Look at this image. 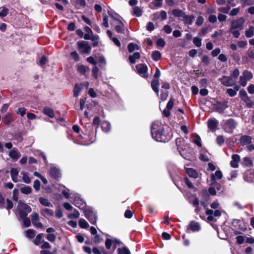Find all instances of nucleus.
Instances as JSON below:
<instances>
[{"label":"nucleus","instance_id":"obj_51","mask_svg":"<svg viewBox=\"0 0 254 254\" xmlns=\"http://www.w3.org/2000/svg\"><path fill=\"white\" fill-rule=\"evenodd\" d=\"M95 236L92 238V241L94 243H99L103 241L102 237L98 235H94Z\"/></svg>","mask_w":254,"mask_h":254},{"label":"nucleus","instance_id":"obj_35","mask_svg":"<svg viewBox=\"0 0 254 254\" xmlns=\"http://www.w3.org/2000/svg\"><path fill=\"white\" fill-rule=\"evenodd\" d=\"M127 48L129 52L131 53L135 50H139V46L136 44L130 43L128 45Z\"/></svg>","mask_w":254,"mask_h":254},{"label":"nucleus","instance_id":"obj_52","mask_svg":"<svg viewBox=\"0 0 254 254\" xmlns=\"http://www.w3.org/2000/svg\"><path fill=\"white\" fill-rule=\"evenodd\" d=\"M118 254H130L129 250L127 248L123 249L119 248L118 249Z\"/></svg>","mask_w":254,"mask_h":254},{"label":"nucleus","instance_id":"obj_24","mask_svg":"<svg viewBox=\"0 0 254 254\" xmlns=\"http://www.w3.org/2000/svg\"><path fill=\"white\" fill-rule=\"evenodd\" d=\"M108 13L110 17H111L114 20H116L117 22L121 21V17L114 11L112 10H109Z\"/></svg>","mask_w":254,"mask_h":254},{"label":"nucleus","instance_id":"obj_40","mask_svg":"<svg viewBox=\"0 0 254 254\" xmlns=\"http://www.w3.org/2000/svg\"><path fill=\"white\" fill-rule=\"evenodd\" d=\"M20 191L23 194H28L31 192L32 189L30 187L24 186L20 189Z\"/></svg>","mask_w":254,"mask_h":254},{"label":"nucleus","instance_id":"obj_58","mask_svg":"<svg viewBox=\"0 0 254 254\" xmlns=\"http://www.w3.org/2000/svg\"><path fill=\"white\" fill-rule=\"evenodd\" d=\"M251 26L245 31V35L247 37L251 38L253 36L254 32Z\"/></svg>","mask_w":254,"mask_h":254},{"label":"nucleus","instance_id":"obj_27","mask_svg":"<svg viewBox=\"0 0 254 254\" xmlns=\"http://www.w3.org/2000/svg\"><path fill=\"white\" fill-rule=\"evenodd\" d=\"M77 70L80 74L84 75L87 71L89 70V68L83 65H78Z\"/></svg>","mask_w":254,"mask_h":254},{"label":"nucleus","instance_id":"obj_26","mask_svg":"<svg viewBox=\"0 0 254 254\" xmlns=\"http://www.w3.org/2000/svg\"><path fill=\"white\" fill-rule=\"evenodd\" d=\"M39 202L43 206L47 207L53 206L52 204L50 201H49L48 199L44 198L43 197H40L39 198Z\"/></svg>","mask_w":254,"mask_h":254},{"label":"nucleus","instance_id":"obj_5","mask_svg":"<svg viewBox=\"0 0 254 254\" xmlns=\"http://www.w3.org/2000/svg\"><path fill=\"white\" fill-rule=\"evenodd\" d=\"M84 215L91 224H95L96 223L97 216L96 213L90 208L84 209Z\"/></svg>","mask_w":254,"mask_h":254},{"label":"nucleus","instance_id":"obj_25","mask_svg":"<svg viewBox=\"0 0 254 254\" xmlns=\"http://www.w3.org/2000/svg\"><path fill=\"white\" fill-rule=\"evenodd\" d=\"M101 127H102V130L104 132H107L109 131H110L111 129V124H110L109 122H108L107 121L103 122L102 123Z\"/></svg>","mask_w":254,"mask_h":254},{"label":"nucleus","instance_id":"obj_63","mask_svg":"<svg viewBox=\"0 0 254 254\" xmlns=\"http://www.w3.org/2000/svg\"><path fill=\"white\" fill-rule=\"evenodd\" d=\"M216 142L218 145H221L224 142V138L223 136H218L216 138Z\"/></svg>","mask_w":254,"mask_h":254},{"label":"nucleus","instance_id":"obj_16","mask_svg":"<svg viewBox=\"0 0 254 254\" xmlns=\"http://www.w3.org/2000/svg\"><path fill=\"white\" fill-rule=\"evenodd\" d=\"M43 113L51 118H53L55 116L53 109L48 107H45L43 108Z\"/></svg>","mask_w":254,"mask_h":254},{"label":"nucleus","instance_id":"obj_30","mask_svg":"<svg viewBox=\"0 0 254 254\" xmlns=\"http://www.w3.org/2000/svg\"><path fill=\"white\" fill-rule=\"evenodd\" d=\"M10 157L13 159L17 160L20 157V155L17 150H12L9 153Z\"/></svg>","mask_w":254,"mask_h":254},{"label":"nucleus","instance_id":"obj_6","mask_svg":"<svg viewBox=\"0 0 254 254\" xmlns=\"http://www.w3.org/2000/svg\"><path fill=\"white\" fill-rule=\"evenodd\" d=\"M245 22V19L244 17H240L237 20H233L231 23L230 31L235 29L241 30L243 28V26Z\"/></svg>","mask_w":254,"mask_h":254},{"label":"nucleus","instance_id":"obj_59","mask_svg":"<svg viewBox=\"0 0 254 254\" xmlns=\"http://www.w3.org/2000/svg\"><path fill=\"white\" fill-rule=\"evenodd\" d=\"M243 101L246 103L247 106L249 108H252L254 106V103L251 101L249 97L243 100Z\"/></svg>","mask_w":254,"mask_h":254},{"label":"nucleus","instance_id":"obj_36","mask_svg":"<svg viewBox=\"0 0 254 254\" xmlns=\"http://www.w3.org/2000/svg\"><path fill=\"white\" fill-rule=\"evenodd\" d=\"M133 14L136 16H140L142 14V10L140 7L135 6L133 8Z\"/></svg>","mask_w":254,"mask_h":254},{"label":"nucleus","instance_id":"obj_54","mask_svg":"<svg viewBox=\"0 0 254 254\" xmlns=\"http://www.w3.org/2000/svg\"><path fill=\"white\" fill-rule=\"evenodd\" d=\"M41 183L39 180H36L34 182L33 187L35 190L38 191L40 189Z\"/></svg>","mask_w":254,"mask_h":254},{"label":"nucleus","instance_id":"obj_11","mask_svg":"<svg viewBox=\"0 0 254 254\" xmlns=\"http://www.w3.org/2000/svg\"><path fill=\"white\" fill-rule=\"evenodd\" d=\"M227 108V102L226 101H224L223 102H217L214 105V108L215 110L220 113H223L224 110Z\"/></svg>","mask_w":254,"mask_h":254},{"label":"nucleus","instance_id":"obj_31","mask_svg":"<svg viewBox=\"0 0 254 254\" xmlns=\"http://www.w3.org/2000/svg\"><path fill=\"white\" fill-rule=\"evenodd\" d=\"M172 14L176 17H182L183 18L185 14V12L182 10L177 9H173L172 10Z\"/></svg>","mask_w":254,"mask_h":254},{"label":"nucleus","instance_id":"obj_2","mask_svg":"<svg viewBox=\"0 0 254 254\" xmlns=\"http://www.w3.org/2000/svg\"><path fill=\"white\" fill-rule=\"evenodd\" d=\"M163 131V128L161 126L160 122L155 121L152 123L151 126V132L152 137L155 140L160 142H165L166 141Z\"/></svg>","mask_w":254,"mask_h":254},{"label":"nucleus","instance_id":"obj_39","mask_svg":"<svg viewBox=\"0 0 254 254\" xmlns=\"http://www.w3.org/2000/svg\"><path fill=\"white\" fill-rule=\"evenodd\" d=\"M161 54L160 52L155 51L152 53V58L155 61H158L161 58Z\"/></svg>","mask_w":254,"mask_h":254},{"label":"nucleus","instance_id":"obj_57","mask_svg":"<svg viewBox=\"0 0 254 254\" xmlns=\"http://www.w3.org/2000/svg\"><path fill=\"white\" fill-rule=\"evenodd\" d=\"M244 163L246 166L249 167H250L253 165V162L251 159L247 157L244 158Z\"/></svg>","mask_w":254,"mask_h":254},{"label":"nucleus","instance_id":"obj_46","mask_svg":"<svg viewBox=\"0 0 254 254\" xmlns=\"http://www.w3.org/2000/svg\"><path fill=\"white\" fill-rule=\"evenodd\" d=\"M154 15L160 16L162 20H164L166 19L167 18V13L164 10H161V11H160L159 14L156 13L154 14ZM157 17L158 18V16H157Z\"/></svg>","mask_w":254,"mask_h":254},{"label":"nucleus","instance_id":"obj_38","mask_svg":"<svg viewBox=\"0 0 254 254\" xmlns=\"http://www.w3.org/2000/svg\"><path fill=\"white\" fill-rule=\"evenodd\" d=\"M26 236L29 239L34 238L35 236V231L33 229H28L26 231Z\"/></svg>","mask_w":254,"mask_h":254},{"label":"nucleus","instance_id":"obj_44","mask_svg":"<svg viewBox=\"0 0 254 254\" xmlns=\"http://www.w3.org/2000/svg\"><path fill=\"white\" fill-rule=\"evenodd\" d=\"M193 136L195 138L193 140V142L199 147L201 146L200 137L196 134H193Z\"/></svg>","mask_w":254,"mask_h":254},{"label":"nucleus","instance_id":"obj_48","mask_svg":"<svg viewBox=\"0 0 254 254\" xmlns=\"http://www.w3.org/2000/svg\"><path fill=\"white\" fill-rule=\"evenodd\" d=\"M81 90V87L78 85H76L73 90V95L75 97L77 96Z\"/></svg>","mask_w":254,"mask_h":254},{"label":"nucleus","instance_id":"obj_13","mask_svg":"<svg viewBox=\"0 0 254 254\" xmlns=\"http://www.w3.org/2000/svg\"><path fill=\"white\" fill-rule=\"evenodd\" d=\"M240 142L243 146L248 145L251 143L252 138L249 135H242L240 139Z\"/></svg>","mask_w":254,"mask_h":254},{"label":"nucleus","instance_id":"obj_28","mask_svg":"<svg viewBox=\"0 0 254 254\" xmlns=\"http://www.w3.org/2000/svg\"><path fill=\"white\" fill-rule=\"evenodd\" d=\"M79 212L75 209H74L73 212L68 213L67 216L69 219H76L79 217Z\"/></svg>","mask_w":254,"mask_h":254},{"label":"nucleus","instance_id":"obj_22","mask_svg":"<svg viewBox=\"0 0 254 254\" xmlns=\"http://www.w3.org/2000/svg\"><path fill=\"white\" fill-rule=\"evenodd\" d=\"M118 24L115 26V29L118 33H123L125 31V24L122 21L118 22Z\"/></svg>","mask_w":254,"mask_h":254},{"label":"nucleus","instance_id":"obj_18","mask_svg":"<svg viewBox=\"0 0 254 254\" xmlns=\"http://www.w3.org/2000/svg\"><path fill=\"white\" fill-rule=\"evenodd\" d=\"M189 228L193 232L198 231L200 229L199 223L194 221L190 222Z\"/></svg>","mask_w":254,"mask_h":254},{"label":"nucleus","instance_id":"obj_45","mask_svg":"<svg viewBox=\"0 0 254 254\" xmlns=\"http://www.w3.org/2000/svg\"><path fill=\"white\" fill-rule=\"evenodd\" d=\"M48 62V59L46 56L44 55L42 56L39 62L38 63V64L40 65L41 66H44Z\"/></svg>","mask_w":254,"mask_h":254},{"label":"nucleus","instance_id":"obj_64","mask_svg":"<svg viewBox=\"0 0 254 254\" xmlns=\"http://www.w3.org/2000/svg\"><path fill=\"white\" fill-rule=\"evenodd\" d=\"M26 112V109L24 107L19 108L17 111V114L20 115L21 116H23L25 114Z\"/></svg>","mask_w":254,"mask_h":254},{"label":"nucleus","instance_id":"obj_12","mask_svg":"<svg viewBox=\"0 0 254 254\" xmlns=\"http://www.w3.org/2000/svg\"><path fill=\"white\" fill-rule=\"evenodd\" d=\"M240 161V156L238 154H233L232 156V160L230 165L232 167L236 168L239 167V162Z\"/></svg>","mask_w":254,"mask_h":254},{"label":"nucleus","instance_id":"obj_17","mask_svg":"<svg viewBox=\"0 0 254 254\" xmlns=\"http://www.w3.org/2000/svg\"><path fill=\"white\" fill-rule=\"evenodd\" d=\"M2 121L5 125H9L13 121L11 114L7 113L3 117Z\"/></svg>","mask_w":254,"mask_h":254},{"label":"nucleus","instance_id":"obj_60","mask_svg":"<svg viewBox=\"0 0 254 254\" xmlns=\"http://www.w3.org/2000/svg\"><path fill=\"white\" fill-rule=\"evenodd\" d=\"M230 9V6H227V7H219L218 10L219 11L224 13H228L229 10Z\"/></svg>","mask_w":254,"mask_h":254},{"label":"nucleus","instance_id":"obj_43","mask_svg":"<svg viewBox=\"0 0 254 254\" xmlns=\"http://www.w3.org/2000/svg\"><path fill=\"white\" fill-rule=\"evenodd\" d=\"M213 211L211 209H207L206 214L208 215L207 220L209 221H214V217L213 216Z\"/></svg>","mask_w":254,"mask_h":254},{"label":"nucleus","instance_id":"obj_1","mask_svg":"<svg viewBox=\"0 0 254 254\" xmlns=\"http://www.w3.org/2000/svg\"><path fill=\"white\" fill-rule=\"evenodd\" d=\"M64 198L68 199L74 205L80 209H86V203L82 200L78 194L70 192V190L64 187Z\"/></svg>","mask_w":254,"mask_h":254},{"label":"nucleus","instance_id":"obj_10","mask_svg":"<svg viewBox=\"0 0 254 254\" xmlns=\"http://www.w3.org/2000/svg\"><path fill=\"white\" fill-rule=\"evenodd\" d=\"M49 174L51 178L57 180L61 177L59 169L56 167H52L50 169Z\"/></svg>","mask_w":254,"mask_h":254},{"label":"nucleus","instance_id":"obj_47","mask_svg":"<svg viewBox=\"0 0 254 254\" xmlns=\"http://www.w3.org/2000/svg\"><path fill=\"white\" fill-rule=\"evenodd\" d=\"M193 43L196 47H200L201 46V39L197 37H194Z\"/></svg>","mask_w":254,"mask_h":254},{"label":"nucleus","instance_id":"obj_56","mask_svg":"<svg viewBox=\"0 0 254 254\" xmlns=\"http://www.w3.org/2000/svg\"><path fill=\"white\" fill-rule=\"evenodd\" d=\"M46 237V239L51 242H55L56 238V235L54 234H48Z\"/></svg>","mask_w":254,"mask_h":254},{"label":"nucleus","instance_id":"obj_9","mask_svg":"<svg viewBox=\"0 0 254 254\" xmlns=\"http://www.w3.org/2000/svg\"><path fill=\"white\" fill-rule=\"evenodd\" d=\"M219 80L222 84L226 86H232L236 84V81L230 76H223Z\"/></svg>","mask_w":254,"mask_h":254},{"label":"nucleus","instance_id":"obj_20","mask_svg":"<svg viewBox=\"0 0 254 254\" xmlns=\"http://www.w3.org/2000/svg\"><path fill=\"white\" fill-rule=\"evenodd\" d=\"M218 125V122L216 119H210L208 121V127L210 129H215Z\"/></svg>","mask_w":254,"mask_h":254},{"label":"nucleus","instance_id":"obj_19","mask_svg":"<svg viewBox=\"0 0 254 254\" xmlns=\"http://www.w3.org/2000/svg\"><path fill=\"white\" fill-rule=\"evenodd\" d=\"M194 20V17L193 15H188L185 14L183 17V21L185 24L191 25Z\"/></svg>","mask_w":254,"mask_h":254},{"label":"nucleus","instance_id":"obj_8","mask_svg":"<svg viewBox=\"0 0 254 254\" xmlns=\"http://www.w3.org/2000/svg\"><path fill=\"white\" fill-rule=\"evenodd\" d=\"M136 68L138 74L142 77L147 78L148 77L147 74V67L145 64H138L136 65Z\"/></svg>","mask_w":254,"mask_h":254},{"label":"nucleus","instance_id":"obj_21","mask_svg":"<svg viewBox=\"0 0 254 254\" xmlns=\"http://www.w3.org/2000/svg\"><path fill=\"white\" fill-rule=\"evenodd\" d=\"M186 171L190 177L197 178L198 177V174L196 170L192 168H187Z\"/></svg>","mask_w":254,"mask_h":254},{"label":"nucleus","instance_id":"obj_7","mask_svg":"<svg viewBox=\"0 0 254 254\" xmlns=\"http://www.w3.org/2000/svg\"><path fill=\"white\" fill-rule=\"evenodd\" d=\"M84 30L86 32V33L84 35V39L91 40L92 41L98 40L99 37L98 35H94L90 27L85 26L84 27Z\"/></svg>","mask_w":254,"mask_h":254},{"label":"nucleus","instance_id":"obj_4","mask_svg":"<svg viewBox=\"0 0 254 254\" xmlns=\"http://www.w3.org/2000/svg\"><path fill=\"white\" fill-rule=\"evenodd\" d=\"M78 49L80 53L89 54L91 50V46L86 41H79L77 42Z\"/></svg>","mask_w":254,"mask_h":254},{"label":"nucleus","instance_id":"obj_55","mask_svg":"<svg viewBox=\"0 0 254 254\" xmlns=\"http://www.w3.org/2000/svg\"><path fill=\"white\" fill-rule=\"evenodd\" d=\"M6 201L7 204L6 206H4V208L7 210L12 209L13 207V204L12 201L8 198H7Z\"/></svg>","mask_w":254,"mask_h":254},{"label":"nucleus","instance_id":"obj_41","mask_svg":"<svg viewBox=\"0 0 254 254\" xmlns=\"http://www.w3.org/2000/svg\"><path fill=\"white\" fill-rule=\"evenodd\" d=\"M22 175V180L25 183L30 184L31 183V179L29 177L27 173L25 172H21Z\"/></svg>","mask_w":254,"mask_h":254},{"label":"nucleus","instance_id":"obj_37","mask_svg":"<svg viewBox=\"0 0 254 254\" xmlns=\"http://www.w3.org/2000/svg\"><path fill=\"white\" fill-rule=\"evenodd\" d=\"M242 75L245 78H246L247 80H250L253 77L252 73L251 71L247 70L243 71Z\"/></svg>","mask_w":254,"mask_h":254},{"label":"nucleus","instance_id":"obj_33","mask_svg":"<svg viewBox=\"0 0 254 254\" xmlns=\"http://www.w3.org/2000/svg\"><path fill=\"white\" fill-rule=\"evenodd\" d=\"M20 210H23V211L26 212L28 213H30L31 211V207L25 203H23L22 204H20Z\"/></svg>","mask_w":254,"mask_h":254},{"label":"nucleus","instance_id":"obj_62","mask_svg":"<svg viewBox=\"0 0 254 254\" xmlns=\"http://www.w3.org/2000/svg\"><path fill=\"white\" fill-rule=\"evenodd\" d=\"M18 174V171L16 168H12L11 169L10 175H11V178L17 177Z\"/></svg>","mask_w":254,"mask_h":254},{"label":"nucleus","instance_id":"obj_34","mask_svg":"<svg viewBox=\"0 0 254 254\" xmlns=\"http://www.w3.org/2000/svg\"><path fill=\"white\" fill-rule=\"evenodd\" d=\"M78 224L79 227L83 229H86L89 227V224L88 222L83 218H81L79 219Z\"/></svg>","mask_w":254,"mask_h":254},{"label":"nucleus","instance_id":"obj_14","mask_svg":"<svg viewBox=\"0 0 254 254\" xmlns=\"http://www.w3.org/2000/svg\"><path fill=\"white\" fill-rule=\"evenodd\" d=\"M54 211L48 208H44L41 210V214L46 218L54 216Z\"/></svg>","mask_w":254,"mask_h":254},{"label":"nucleus","instance_id":"obj_32","mask_svg":"<svg viewBox=\"0 0 254 254\" xmlns=\"http://www.w3.org/2000/svg\"><path fill=\"white\" fill-rule=\"evenodd\" d=\"M159 81L157 79L153 80L151 83V87L153 90L157 94L159 92L158 86H159Z\"/></svg>","mask_w":254,"mask_h":254},{"label":"nucleus","instance_id":"obj_42","mask_svg":"<svg viewBox=\"0 0 254 254\" xmlns=\"http://www.w3.org/2000/svg\"><path fill=\"white\" fill-rule=\"evenodd\" d=\"M8 9L6 7L3 6L0 7V17L2 18L6 16L8 14Z\"/></svg>","mask_w":254,"mask_h":254},{"label":"nucleus","instance_id":"obj_29","mask_svg":"<svg viewBox=\"0 0 254 254\" xmlns=\"http://www.w3.org/2000/svg\"><path fill=\"white\" fill-rule=\"evenodd\" d=\"M43 236L44 234L43 233L38 234L35 239L33 240V243L36 246L39 245L41 243Z\"/></svg>","mask_w":254,"mask_h":254},{"label":"nucleus","instance_id":"obj_23","mask_svg":"<svg viewBox=\"0 0 254 254\" xmlns=\"http://www.w3.org/2000/svg\"><path fill=\"white\" fill-rule=\"evenodd\" d=\"M140 55L138 52H135L133 54L130 55L128 57L129 61L131 64H134L136 60L140 58Z\"/></svg>","mask_w":254,"mask_h":254},{"label":"nucleus","instance_id":"obj_49","mask_svg":"<svg viewBox=\"0 0 254 254\" xmlns=\"http://www.w3.org/2000/svg\"><path fill=\"white\" fill-rule=\"evenodd\" d=\"M239 95L243 101L247 99V98L249 97L246 91L244 89H242L240 91Z\"/></svg>","mask_w":254,"mask_h":254},{"label":"nucleus","instance_id":"obj_53","mask_svg":"<svg viewBox=\"0 0 254 254\" xmlns=\"http://www.w3.org/2000/svg\"><path fill=\"white\" fill-rule=\"evenodd\" d=\"M168 95H169L168 91H167L166 90L162 91L161 96H160V99L162 101H165L167 99V98H168Z\"/></svg>","mask_w":254,"mask_h":254},{"label":"nucleus","instance_id":"obj_3","mask_svg":"<svg viewBox=\"0 0 254 254\" xmlns=\"http://www.w3.org/2000/svg\"><path fill=\"white\" fill-rule=\"evenodd\" d=\"M223 128L224 130L227 133H231L234 129L236 128L237 123L233 119H229L227 120L223 121Z\"/></svg>","mask_w":254,"mask_h":254},{"label":"nucleus","instance_id":"obj_50","mask_svg":"<svg viewBox=\"0 0 254 254\" xmlns=\"http://www.w3.org/2000/svg\"><path fill=\"white\" fill-rule=\"evenodd\" d=\"M248 81H249V80H247L246 78H245L243 75L240 76L239 79V83L241 85H242L243 87L245 86L247 84Z\"/></svg>","mask_w":254,"mask_h":254},{"label":"nucleus","instance_id":"obj_61","mask_svg":"<svg viewBox=\"0 0 254 254\" xmlns=\"http://www.w3.org/2000/svg\"><path fill=\"white\" fill-rule=\"evenodd\" d=\"M241 2L244 6L251 5L254 4L252 0H241Z\"/></svg>","mask_w":254,"mask_h":254},{"label":"nucleus","instance_id":"obj_15","mask_svg":"<svg viewBox=\"0 0 254 254\" xmlns=\"http://www.w3.org/2000/svg\"><path fill=\"white\" fill-rule=\"evenodd\" d=\"M223 177L222 173L219 170H217L214 174H212L210 176L211 181L214 183L216 180L221 179Z\"/></svg>","mask_w":254,"mask_h":254}]
</instances>
